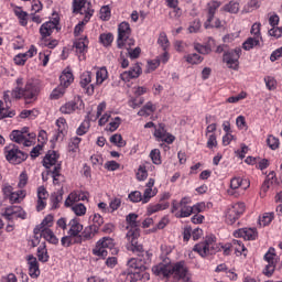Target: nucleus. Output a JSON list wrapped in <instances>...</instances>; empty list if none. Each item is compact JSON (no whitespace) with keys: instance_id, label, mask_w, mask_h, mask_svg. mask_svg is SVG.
Instances as JSON below:
<instances>
[{"instance_id":"nucleus-39","label":"nucleus","mask_w":282,"mask_h":282,"mask_svg":"<svg viewBox=\"0 0 282 282\" xmlns=\"http://www.w3.org/2000/svg\"><path fill=\"white\" fill-rule=\"evenodd\" d=\"M25 191L20 189L18 192H13L11 194V197H9V202L10 204H20V202H23V199H25Z\"/></svg>"},{"instance_id":"nucleus-42","label":"nucleus","mask_w":282,"mask_h":282,"mask_svg":"<svg viewBox=\"0 0 282 282\" xmlns=\"http://www.w3.org/2000/svg\"><path fill=\"white\" fill-rule=\"evenodd\" d=\"M93 254L95 257H99L100 259H105L109 254V249L104 248L102 245L96 243V247L93 249Z\"/></svg>"},{"instance_id":"nucleus-61","label":"nucleus","mask_w":282,"mask_h":282,"mask_svg":"<svg viewBox=\"0 0 282 282\" xmlns=\"http://www.w3.org/2000/svg\"><path fill=\"white\" fill-rule=\"evenodd\" d=\"M51 202H52V208L56 210V208H58V205L63 202V193L53 194L51 196Z\"/></svg>"},{"instance_id":"nucleus-56","label":"nucleus","mask_w":282,"mask_h":282,"mask_svg":"<svg viewBox=\"0 0 282 282\" xmlns=\"http://www.w3.org/2000/svg\"><path fill=\"white\" fill-rule=\"evenodd\" d=\"M90 219L93 221L91 226L97 230H100V226L105 224V219L102 218V216H100V214H95L90 217Z\"/></svg>"},{"instance_id":"nucleus-9","label":"nucleus","mask_w":282,"mask_h":282,"mask_svg":"<svg viewBox=\"0 0 282 282\" xmlns=\"http://www.w3.org/2000/svg\"><path fill=\"white\" fill-rule=\"evenodd\" d=\"M4 155L10 164H21L28 160V154L21 151L18 145L12 143L4 148Z\"/></svg>"},{"instance_id":"nucleus-27","label":"nucleus","mask_w":282,"mask_h":282,"mask_svg":"<svg viewBox=\"0 0 282 282\" xmlns=\"http://www.w3.org/2000/svg\"><path fill=\"white\" fill-rule=\"evenodd\" d=\"M97 243L109 250L111 254H118V248H116V242L112 238L104 237Z\"/></svg>"},{"instance_id":"nucleus-11","label":"nucleus","mask_w":282,"mask_h":282,"mask_svg":"<svg viewBox=\"0 0 282 282\" xmlns=\"http://www.w3.org/2000/svg\"><path fill=\"white\" fill-rule=\"evenodd\" d=\"M239 58H241L240 47L225 52L223 55V62L227 65L229 69H239Z\"/></svg>"},{"instance_id":"nucleus-34","label":"nucleus","mask_w":282,"mask_h":282,"mask_svg":"<svg viewBox=\"0 0 282 282\" xmlns=\"http://www.w3.org/2000/svg\"><path fill=\"white\" fill-rule=\"evenodd\" d=\"M78 202H80V192H72L65 199L64 206L69 208L76 204H79Z\"/></svg>"},{"instance_id":"nucleus-40","label":"nucleus","mask_w":282,"mask_h":282,"mask_svg":"<svg viewBox=\"0 0 282 282\" xmlns=\"http://www.w3.org/2000/svg\"><path fill=\"white\" fill-rule=\"evenodd\" d=\"M109 78V73L106 67H101L96 72V85H102Z\"/></svg>"},{"instance_id":"nucleus-13","label":"nucleus","mask_w":282,"mask_h":282,"mask_svg":"<svg viewBox=\"0 0 282 282\" xmlns=\"http://www.w3.org/2000/svg\"><path fill=\"white\" fill-rule=\"evenodd\" d=\"M264 261H267V264L263 270V274H265V276H272V274H274V270H276V263L279 261V257H276L274 248H270L264 254Z\"/></svg>"},{"instance_id":"nucleus-59","label":"nucleus","mask_w":282,"mask_h":282,"mask_svg":"<svg viewBox=\"0 0 282 282\" xmlns=\"http://www.w3.org/2000/svg\"><path fill=\"white\" fill-rule=\"evenodd\" d=\"M80 142H82V139L78 137L70 138L68 150L72 151L73 153H76L78 150V147L80 145Z\"/></svg>"},{"instance_id":"nucleus-21","label":"nucleus","mask_w":282,"mask_h":282,"mask_svg":"<svg viewBox=\"0 0 282 282\" xmlns=\"http://www.w3.org/2000/svg\"><path fill=\"white\" fill-rule=\"evenodd\" d=\"M80 86L86 89L88 96L94 95L95 86L91 84V72H84L80 76Z\"/></svg>"},{"instance_id":"nucleus-2","label":"nucleus","mask_w":282,"mask_h":282,"mask_svg":"<svg viewBox=\"0 0 282 282\" xmlns=\"http://www.w3.org/2000/svg\"><path fill=\"white\" fill-rule=\"evenodd\" d=\"M73 12H79L80 14H85L84 20L75 26L74 34L75 36H78L80 32H83V28H85V24L89 23V19L94 17V9H91V2H87V0H74Z\"/></svg>"},{"instance_id":"nucleus-26","label":"nucleus","mask_w":282,"mask_h":282,"mask_svg":"<svg viewBox=\"0 0 282 282\" xmlns=\"http://www.w3.org/2000/svg\"><path fill=\"white\" fill-rule=\"evenodd\" d=\"M54 224V216L47 215L40 225H37L33 232L34 235L41 234L42 230H50Z\"/></svg>"},{"instance_id":"nucleus-49","label":"nucleus","mask_w":282,"mask_h":282,"mask_svg":"<svg viewBox=\"0 0 282 282\" xmlns=\"http://www.w3.org/2000/svg\"><path fill=\"white\" fill-rule=\"evenodd\" d=\"M14 14L15 17H18L22 25H28V12L23 11V9L18 7L14 9Z\"/></svg>"},{"instance_id":"nucleus-36","label":"nucleus","mask_w":282,"mask_h":282,"mask_svg":"<svg viewBox=\"0 0 282 282\" xmlns=\"http://www.w3.org/2000/svg\"><path fill=\"white\" fill-rule=\"evenodd\" d=\"M261 8V0H250L242 9V14H250Z\"/></svg>"},{"instance_id":"nucleus-20","label":"nucleus","mask_w":282,"mask_h":282,"mask_svg":"<svg viewBox=\"0 0 282 282\" xmlns=\"http://www.w3.org/2000/svg\"><path fill=\"white\" fill-rule=\"evenodd\" d=\"M236 238H242L246 241H254L257 239V229L254 228H242L234 232Z\"/></svg>"},{"instance_id":"nucleus-38","label":"nucleus","mask_w":282,"mask_h":282,"mask_svg":"<svg viewBox=\"0 0 282 282\" xmlns=\"http://www.w3.org/2000/svg\"><path fill=\"white\" fill-rule=\"evenodd\" d=\"M59 82L63 87L67 88L72 83H74V75L72 72H63L59 76Z\"/></svg>"},{"instance_id":"nucleus-46","label":"nucleus","mask_w":282,"mask_h":282,"mask_svg":"<svg viewBox=\"0 0 282 282\" xmlns=\"http://www.w3.org/2000/svg\"><path fill=\"white\" fill-rule=\"evenodd\" d=\"M169 208V203H163V204H155V205H150L148 207V215H153L154 213H160V210H166Z\"/></svg>"},{"instance_id":"nucleus-19","label":"nucleus","mask_w":282,"mask_h":282,"mask_svg":"<svg viewBox=\"0 0 282 282\" xmlns=\"http://www.w3.org/2000/svg\"><path fill=\"white\" fill-rule=\"evenodd\" d=\"M140 74H142V67H140V64H134L129 70L121 73L120 78L124 83H129L133 78H139Z\"/></svg>"},{"instance_id":"nucleus-54","label":"nucleus","mask_w":282,"mask_h":282,"mask_svg":"<svg viewBox=\"0 0 282 282\" xmlns=\"http://www.w3.org/2000/svg\"><path fill=\"white\" fill-rule=\"evenodd\" d=\"M128 198L130 199V202H132L133 204H138L139 202H142V204H144V198L142 196V192L140 191H134L131 192L128 196Z\"/></svg>"},{"instance_id":"nucleus-17","label":"nucleus","mask_w":282,"mask_h":282,"mask_svg":"<svg viewBox=\"0 0 282 282\" xmlns=\"http://www.w3.org/2000/svg\"><path fill=\"white\" fill-rule=\"evenodd\" d=\"M154 138H156L158 142H166V144H173V142H175V135L166 132L162 123H160L159 128L154 131Z\"/></svg>"},{"instance_id":"nucleus-22","label":"nucleus","mask_w":282,"mask_h":282,"mask_svg":"<svg viewBox=\"0 0 282 282\" xmlns=\"http://www.w3.org/2000/svg\"><path fill=\"white\" fill-rule=\"evenodd\" d=\"M80 105H83V100H80V98H77L63 105L59 108V111L64 115H70L74 113L77 109H79Z\"/></svg>"},{"instance_id":"nucleus-16","label":"nucleus","mask_w":282,"mask_h":282,"mask_svg":"<svg viewBox=\"0 0 282 282\" xmlns=\"http://www.w3.org/2000/svg\"><path fill=\"white\" fill-rule=\"evenodd\" d=\"M58 18H54L53 20L41 25L40 34L42 36V41H45L47 36H52V32H54V30H58Z\"/></svg>"},{"instance_id":"nucleus-64","label":"nucleus","mask_w":282,"mask_h":282,"mask_svg":"<svg viewBox=\"0 0 282 282\" xmlns=\"http://www.w3.org/2000/svg\"><path fill=\"white\" fill-rule=\"evenodd\" d=\"M89 131V121H83L82 124L77 128V135H85Z\"/></svg>"},{"instance_id":"nucleus-10","label":"nucleus","mask_w":282,"mask_h":282,"mask_svg":"<svg viewBox=\"0 0 282 282\" xmlns=\"http://www.w3.org/2000/svg\"><path fill=\"white\" fill-rule=\"evenodd\" d=\"M248 188H250V181L235 176L230 180V188L228 189V195H235V197H239V195L246 193Z\"/></svg>"},{"instance_id":"nucleus-1","label":"nucleus","mask_w":282,"mask_h":282,"mask_svg":"<svg viewBox=\"0 0 282 282\" xmlns=\"http://www.w3.org/2000/svg\"><path fill=\"white\" fill-rule=\"evenodd\" d=\"M127 226V235L126 239L128 240L127 250L135 253H144V247L138 243V239L140 237V221H138V214H129L126 217Z\"/></svg>"},{"instance_id":"nucleus-62","label":"nucleus","mask_w":282,"mask_h":282,"mask_svg":"<svg viewBox=\"0 0 282 282\" xmlns=\"http://www.w3.org/2000/svg\"><path fill=\"white\" fill-rule=\"evenodd\" d=\"M267 144L269 148H271L272 151H276L279 149V139L274 135H269L267 139Z\"/></svg>"},{"instance_id":"nucleus-48","label":"nucleus","mask_w":282,"mask_h":282,"mask_svg":"<svg viewBox=\"0 0 282 282\" xmlns=\"http://www.w3.org/2000/svg\"><path fill=\"white\" fill-rule=\"evenodd\" d=\"M261 40L259 37H249L247 41L243 42L242 47L246 51L252 50V47H257Z\"/></svg>"},{"instance_id":"nucleus-35","label":"nucleus","mask_w":282,"mask_h":282,"mask_svg":"<svg viewBox=\"0 0 282 282\" xmlns=\"http://www.w3.org/2000/svg\"><path fill=\"white\" fill-rule=\"evenodd\" d=\"M184 61H186L188 65H199L204 62V57L197 53H189L184 55Z\"/></svg>"},{"instance_id":"nucleus-41","label":"nucleus","mask_w":282,"mask_h":282,"mask_svg":"<svg viewBox=\"0 0 282 282\" xmlns=\"http://www.w3.org/2000/svg\"><path fill=\"white\" fill-rule=\"evenodd\" d=\"M272 219H274V213H264L258 219V224L260 227L264 228V226H270V224H272Z\"/></svg>"},{"instance_id":"nucleus-28","label":"nucleus","mask_w":282,"mask_h":282,"mask_svg":"<svg viewBox=\"0 0 282 282\" xmlns=\"http://www.w3.org/2000/svg\"><path fill=\"white\" fill-rule=\"evenodd\" d=\"M57 135L56 140H63L67 135V120L65 118H58L56 120Z\"/></svg>"},{"instance_id":"nucleus-32","label":"nucleus","mask_w":282,"mask_h":282,"mask_svg":"<svg viewBox=\"0 0 282 282\" xmlns=\"http://www.w3.org/2000/svg\"><path fill=\"white\" fill-rule=\"evenodd\" d=\"M88 45L89 40H87V37L78 39L74 42V47L77 54H86Z\"/></svg>"},{"instance_id":"nucleus-15","label":"nucleus","mask_w":282,"mask_h":282,"mask_svg":"<svg viewBox=\"0 0 282 282\" xmlns=\"http://www.w3.org/2000/svg\"><path fill=\"white\" fill-rule=\"evenodd\" d=\"M2 217L7 219V221H12L14 217L17 219H26L28 214L25 210H23V207L21 206H9L4 208V212L2 213Z\"/></svg>"},{"instance_id":"nucleus-44","label":"nucleus","mask_w":282,"mask_h":282,"mask_svg":"<svg viewBox=\"0 0 282 282\" xmlns=\"http://www.w3.org/2000/svg\"><path fill=\"white\" fill-rule=\"evenodd\" d=\"M70 208L77 217H83L87 214V207L85 206V204L79 203L76 205H72Z\"/></svg>"},{"instance_id":"nucleus-33","label":"nucleus","mask_w":282,"mask_h":282,"mask_svg":"<svg viewBox=\"0 0 282 282\" xmlns=\"http://www.w3.org/2000/svg\"><path fill=\"white\" fill-rule=\"evenodd\" d=\"M273 184H276V173H274V171L267 175V178L261 186V191H263V193H268V191H270V186Z\"/></svg>"},{"instance_id":"nucleus-29","label":"nucleus","mask_w":282,"mask_h":282,"mask_svg":"<svg viewBox=\"0 0 282 282\" xmlns=\"http://www.w3.org/2000/svg\"><path fill=\"white\" fill-rule=\"evenodd\" d=\"M239 1L231 0L227 4L221 7L220 12H229V14H239Z\"/></svg>"},{"instance_id":"nucleus-25","label":"nucleus","mask_w":282,"mask_h":282,"mask_svg":"<svg viewBox=\"0 0 282 282\" xmlns=\"http://www.w3.org/2000/svg\"><path fill=\"white\" fill-rule=\"evenodd\" d=\"M41 237H43L45 241H48V243H53L54 246L58 243V238H56V235H54V231H52V229H43L42 231H40L39 235H35L36 241H39Z\"/></svg>"},{"instance_id":"nucleus-60","label":"nucleus","mask_w":282,"mask_h":282,"mask_svg":"<svg viewBox=\"0 0 282 282\" xmlns=\"http://www.w3.org/2000/svg\"><path fill=\"white\" fill-rule=\"evenodd\" d=\"M149 177V172H147V166L140 165L137 172V180L139 182H144Z\"/></svg>"},{"instance_id":"nucleus-7","label":"nucleus","mask_w":282,"mask_h":282,"mask_svg":"<svg viewBox=\"0 0 282 282\" xmlns=\"http://www.w3.org/2000/svg\"><path fill=\"white\" fill-rule=\"evenodd\" d=\"M192 202L193 199L188 196L183 197L180 203L173 200L172 213H174L177 218L191 217L193 215V208L188 206V204H192Z\"/></svg>"},{"instance_id":"nucleus-52","label":"nucleus","mask_w":282,"mask_h":282,"mask_svg":"<svg viewBox=\"0 0 282 282\" xmlns=\"http://www.w3.org/2000/svg\"><path fill=\"white\" fill-rule=\"evenodd\" d=\"M155 195H158V188L145 187L143 193V204H149V202H151V198L155 197Z\"/></svg>"},{"instance_id":"nucleus-4","label":"nucleus","mask_w":282,"mask_h":282,"mask_svg":"<svg viewBox=\"0 0 282 282\" xmlns=\"http://www.w3.org/2000/svg\"><path fill=\"white\" fill-rule=\"evenodd\" d=\"M39 86L36 83L29 80L25 84L24 88L15 87V89L11 93V98L21 99L24 98L25 102L30 105V102H34L39 97Z\"/></svg>"},{"instance_id":"nucleus-43","label":"nucleus","mask_w":282,"mask_h":282,"mask_svg":"<svg viewBox=\"0 0 282 282\" xmlns=\"http://www.w3.org/2000/svg\"><path fill=\"white\" fill-rule=\"evenodd\" d=\"M53 184L57 185L65 181V177L61 174V164L56 165L52 171Z\"/></svg>"},{"instance_id":"nucleus-6","label":"nucleus","mask_w":282,"mask_h":282,"mask_svg":"<svg viewBox=\"0 0 282 282\" xmlns=\"http://www.w3.org/2000/svg\"><path fill=\"white\" fill-rule=\"evenodd\" d=\"M215 236L206 237V239L202 242H198L194 246V252H197L200 257H208L210 254H216L218 247L215 243Z\"/></svg>"},{"instance_id":"nucleus-24","label":"nucleus","mask_w":282,"mask_h":282,"mask_svg":"<svg viewBox=\"0 0 282 282\" xmlns=\"http://www.w3.org/2000/svg\"><path fill=\"white\" fill-rule=\"evenodd\" d=\"M58 164L61 163H58V154L56 151H48V153L44 156L43 166H45V169H52V166L56 169Z\"/></svg>"},{"instance_id":"nucleus-3","label":"nucleus","mask_w":282,"mask_h":282,"mask_svg":"<svg viewBox=\"0 0 282 282\" xmlns=\"http://www.w3.org/2000/svg\"><path fill=\"white\" fill-rule=\"evenodd\" d=\"M39 86L36 83L29 80L25 84L24 88L15 87V89L11 93V98L21 99L24 98L25 102L30 105V102H34L39 97Z\"/></svg>"},{"instance_id":"nucleus-50","label":"nucleus","mask_w":282,"mask_h":282,"mask_svg":"<svg viewBox=\"0 0 282 282\" xmlns=\"http://www.w3.org/2000/svg\"><path fill=\"white\" fill-rule=\"evenodd\" d=\"M65 86L61 84L51 93L52 100H58V98H63L65 96Z\"/></svg>"},{"instance_id":"nucleus-30","label":"nucleus","mask_w":282,"mask_h":282,"mask_svg":"<svg viewBox=\"0 0 282 282\" xmlns=\"http://www.w3.org/2000/svg\"><path fill=\"white\" fill-rule=\"evenodd\" d=\"M158 109V106H155L153 102L148 101L139 111L138 116L149 118L151 113H155Z\"/></svg>"},{"instance_id":"nucleus-55","label":"nucleus","mask_w":282,"mask_h":282,"mask_svg":"<svg viewBox=\"0 0 282 282\" xmlns=\"http://www.w3.org/2000/svg\"><path fill=\"white\" fill-rule=\"evenodd\" d=\"M111 144H116V147L122 148L127 147V141L122 139V134H113L110 137Z\"/></svg>"},{"instance_id":"nucleus-14","label":"nucleus","mask_w":282,"mask_h":282,"mask_svg":"<svg viewBox=\"0 0 282 282\" xmlns=\"http://www.w3.org/2000/svg\"><path fill=\"white\" fill-rule=\"evenodd\" d=\"M172 265L173 263L171 262V259L165 258L162 260V262L152 267V272L155 274V276L169 279V276H171Z\"/></svg>"},{"instance_id":"nucleus-23","label":"nucleus","mask_w":282,"mask_h":282,"mask_svg":"<svg viewBox=\"0 0 282 282\" xmlns=\"http://www.w3.org/2000/svg\"><path fill=\"white\" fill-rule=\"evenodd\" d=\"M47 197H50V194L47 193L45 186H40L37 188L36 210L41 212L45 208V206H47Z\"/></svg>"},{"instance_id":"nucleus-37","label":"nucleus","mask_w":282,"mask_h":282,"mask_svg":"<svg viewBox=\"0 0 282 282\" xmlns=\"http://www.w3.org/2000/svg\"><path fill=\"white\" fill-rule=\"evenodd\" d=\"M37 259L41 261V263H47L50 261V254L47 253L45 242L37 248Z\"/></svg>"},{"instance_id":"nucleus-31","label":"nucleus","mask_w":282,"mask_h":282,"mask_svg":"<svg viewBox=\"0 0 282 282\" xmlns=\"http://www.w3.org/2000/svg\"><path fill=\"white\" fill-rule=\"evenodd\" d=\"M68 226H69L68 235H70V237H78V235L83 232V225L76 219H72Z\"/></svg>"},{"instance_id":"nucleus-51","label":"nucleus","mask_w":282,"mask_h":282,"mask_svg":"<svg viewBox=\"0 0 282 282\" xmlns=\"http://www.w3.org/2000/svg\"><path fill=\"white\" fill-rule=\"evenodd\" d=\"M96 234H98V229L96 227H94V225H89L88 227H86L84 229L83 238L84 239H93V237H95Z\"/></svg>"},{"instance_id":"nucleus-47","label":"nucleus","mask_w":282,"mask_h":282,"mask_svg":"<svg viewBox=\"0 0 282 282\" xmlns=\"http://www.w3.org/2000/svg\"><path fill=\"white\" fill-rule=\"evenodd\" d=\"M158 44L160 47H162L163 52H166L169 47L171 46V43L169 42V37L166 36V33L162 32L159 35Z\"/></svg>"},{"instance_id":"nucleus-63","label":"nucleus","mask_w":282,"mask_h":282,"mask_svg":"<svg viewBox=\"0 0 282 282\" xmlns=\"http://www.w3.org/2000/svg\"><path fill=\"white\" fill-rule=\"evenodd\" d=\"M128 105L131 109H139V107L144 105V98H132L128 101Z\"/></svg>"},{"instance_id":"nucleus-45","label":"nucleus","mask_w":282,"mask_h":282,"mask_svg":"<svg viewBox=\"0 0 282 282\" xmlns=\"http://www.w3.org/2000/svg\"><path fill=\"white\" fill-rule=\"evenodd\" d=\"M15 116L14 110L8 109L3 101H0V120H3V118H13Z\"/></svg>"},{"instance_id":"nucleus-57","label":"nucleus","mask_w":282,"mask_h":282,"mask_svg":"<svg viewBox=\"0 0 282 282\" xmlns=\"http://www.w3.org/2000/svg\"><path fill=\"white\" fill-rule=\"evenodd\" d=\"M150 158H151L153 164H156V165L162 164V154L159 149H153L150 152Z\"/></svg>"},{"instance_id":"nucleus-53","label":"nucleus","mask_w":282,"mask_h":282,"mask_svg":"<svg viewBox=\"0 0 282 282\" xmlns=\"http://www.w3.org/2000/svg\"><path fill=\"white\" fill-rule=\"evenodd\" d=\"M231 249L235 250L238 254H243L246 252V246L240 240H232L231 241Z\"/></svg>"},{"instance_id":"nucleus-5","label":"nucleus","mask_w":282,"mask_h":282,"mask_svg":"<svg viewBox=\"0 0 282 282\" xmlns=\"http://www.w3.org/2000/svg\"><path fill=\"white\" fill-rule=\"evenodd\" d=\"M135 45V40L131 39V25L129 22H121L118 26L117 46L119 50H129Z\"/></svg>"},{"instance_id":"nucleus-12","label":"nucleus","mask_w":282,"mask_h":282,"mask_svg":"<svg viewBox=\"0 0 282 282\" xmlns=\"http://www.w3.org/2000/svg\"><path fill=\"white\" fill-rule=\"evenodd\" d=\"M245 212L246 204L235 203L226 212V223L229 224V226H232V224H235V221H237V219H239Z\"/></svg>"},{"instance_id":"nucleus-8","label":"nucleus","mask_w":282,"mask_h":282,"mask_svg":"<svg viewBox=\"0 0 282 282\" xmlns=\"http://www.w3.org/2000/svg\"><path fill=\"white\" fill-rule=\"evenodd\" d=\"M219 8H221V1L212 0L207 3V20L205 22L206 30H208V28H219L221 25V20H215V14H217V10H219Z\"/></svg>"},{"instance_id":"nucleus-18","label":"nucleus","mask_w":282,"mask_h":282,"mask_svg":"<svg viewBox=\"0 0 282 282\" xmlns=\"http://www.w3.org/2000/svg\"><path fill=\"white\" fill-rule=\"evenodd\" d=\"M10 140L12 142H17V144H23V147H32L34 142L28 138V135L23 134L21 130H13L10 133Z\"/></svg>"},{"instance_id":"nucleus-58","label":"nucleus","mask_w":282,"mask_h":282,"mask_svg":"<svg viewBox=\"0 0 282 282\" xmlns=\"http://www.w3.org/2000/svg\"><path fill=\"white\" fill-rule=\"evenodd\" d=\"M100 43H102V45H105V47H109V45H111V43H113V34L111 33H102L99 36Z\"/></svg>"}]
</instances>
